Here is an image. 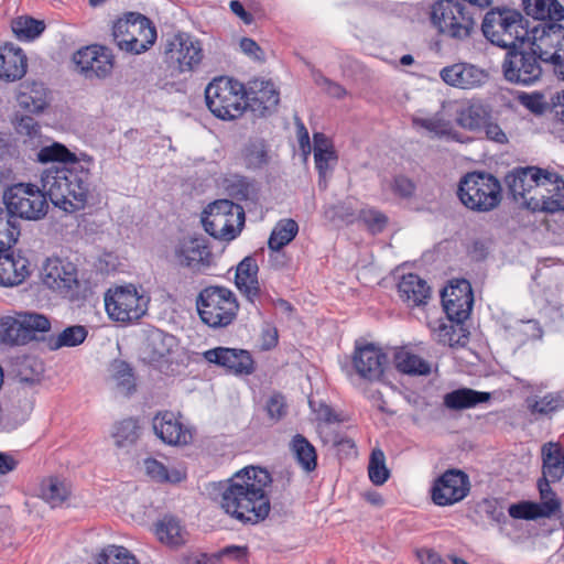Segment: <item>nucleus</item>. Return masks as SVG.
<instances>
[{"mask_svg": "<svg viewBox=\"0 0 564 564\" xmlns=\"http://www.w3.org/2000/svg\"><path fill=\"white\" fill-rule=\"evenodd\" d=\"M149 297L132 285L117 286L105 295V307L112 321L132 323L148 311Z\"/></svg>", "mask_w": 564, "mask_h": 564, "instance_id": "9d476101", "label": "nucleus"}, {"mask_svg": "<svg viewBox=\"0 0 564 564\" xmlns=\"http://www.w3.org/2000/svg\"><path fill=\"white\" fill-rule=\"evenodd\" d=\"M482 510L486 516L497 523H506L507 517L503 508L496 499H484L481 502Z\"/></svg>", "mask_w": 564, "mask_h": 564, "instance_id": "338daca9", "label": "nucleus"}, {"mask_svg": "<svg viewBox=\"0 0 564 564\" xmlns=\"http://www.w3.org/2000/svg\"><path fill=\"white\" fill-rule=\"evenodd\" d=\"M79 72L86 78H106L113 68L110 51L100 45H90L78 50L73 57Z\"/></svg>", "mask_w": 564, "mask_h": 564, "instance_id": "412c9836", "label": "nucleus"}, {"mask_svg": "<svg viewBox=\"0 0 564 564\" xmlns=\"http://www.w3.org/2000/svg\"><path fill=\"white\" fill-rule=\"evenodd\" d=\"M108 382L118 394L124 397L135 391L133 369L123 360L116 359L110 364Z\"/></svg>", "mask_w": 564, "mask_h": 564, "instance_id": "f704fd0d", "label": "nucleus"}, {"mask_svg": "<svg viewBox=\"0 0 564 564\" xmlns=\"http://www.w3.org/2000/svg\"><path fill=\"white\" fill-rule=\"evenodd\" d=\"M50 329V319L35 312H20L0 319L1 339L12 345H24L35 339L36 333H46Z\"/></svg>", "mask_w": 564, "mask_h": 564, "instance_id": "9b49d317", "label": "nucleus"}, {"mask_svg": "<svg viewBox=\"0 0 564 564\" xmlns=\"http://www.w3.org/2000/svg\"><path fill=\"white\" fill-rule=\"evenodd\" d=\"M523 9L529 17L540 22L564 19V8L557 0H523Z\"/></svg>", "mask_w": 564, "mask_h": 564, "instance_id": "4c0bfd02", "label": "nucleus"}, {"mask_svg": "<svg viewBox=\"0 0 564 564\" xmlns=\"http://www.w3.org/2000/svg\"><path fill=\"white\" fill-rule=\"evenodd\" d=\"M165 58L178 72H191L200 64L203 48L199 41L188 33H178L167 42Z\"/></svg>", "mask_w": 564, "mask_h": 564, "instance_id": "dca6fc26", "label": "nucleus"}, {"mask_svg": "<svg viewBox=\"0 0 564 564\" xmlns=\"http://www.w3.org/2000/svg\"><path fill=\"white\" fill-rule=\"evenodd\" d=\"M265 410L271 420H281L288 412V405L284 397L279 393L271 395L267 401Z\"/></svg>", "mask_w": 564, "mask_h": 564, "instance_id": "680f3d73", "label": "nucleus"}, {"mask_svg": "<svg viewBox=\"0 0 564 564\" xmlns=\"http://www.w3.org/2000/svg\"><path fill=\"white\" fill-rule=\"evenodd\" d=\"M17 131L19 134L25 135L30 139H36L41 135V127L39 122L30 116H23L20 118L17 124Z\"/></svg>", "mask_w": 564, "mask_h": 564, "instance_id": "69168bd1", "label": "nucleus"}, {"mask_svg": "<svg viewBox=\"0 0 564 564\" xmlns=\"http://www.w3.org/2000/svg\"><path fill=\"white\" fill-rule=\"evenodd\" d=\"M259 267L253 257H246L237 265L235 283L240 293L256 308L262 305L265 294L258 281Z\"/></svg>", "mask_w": 564, "mask_h": 564, "instance_id": "cd10ccee", "label": "nucleus"}, {"mask_svg": "<svg viewBox=\"0 0 564 564\" xmlns=\"http://www.w3.org/2000/svg\"><path fill=\"white\" fill-rule=\"evenodd\" d=\"M91 164L93 160L87 159L45 170L41 176L43 192L66 212L84 208L89 195Z\"/></svg>", "mask_w": 564, "mask_h": 564, "instance_id": "f03ea898", "label": "nucleus"}, {"mask_svg": "<svg viewBox=\"0 0 564 564\" xmlns=\"http://www.w3.org/2000/svg\"><path fill=\"white\" fill-rule=\"evenodd\" d=\"M112 36L121 51L141 54L154 44L156 30L145 15L129 12L113 23Z\"/></svg>", "mask_w": 564, "mask_h": 564, "instance_id": "0eeeda50", "label": "nucleus"}, {"mask_svg": "<svg viewBox=\"0 0 564 564\" xmlns=\"http://www.w3.org/2000/svg\"><path fill=\"white\" fill-rule=\"evenodd\" d=\"M536 197L531 198L532 212L554 214L564 210V180L555 173L545 172Z\"/></svg>", "mask_w": 564, "mask_h": 564, "instance_id": "b1692460", "label": "nucleus"}, {"mask_svg": "<svg viewBox=\"0 0 564 564\" xmlns=\"http://www.w3.org/2000/svg\"><path fill=\"white\" fill-rule=\"evenodd\" d=\"M26 73V56L12 45L0 47V79L15 82Z\"/></svg>", "mask_w": 564, "mask_h": 564, "instance_id": "2f4dec72", "label": "nucleus"}, {"mask_svg": "<svg viewBox=\"0 0 564 564\" xmlns=\"http://www.w3.org/2000/svg\"><path fill=\"white\" fill-rule=\"evenodd\" d=\"M6 210L13 217L40 219L45 216L48 205L46 194L31 184H18L4 193Z\"/></svg>", "mask_w": 564, "mask_h": 564, "instance_id": "f8f14e48", "label": "nucleus"}, {"mask_svg": "<svg viewBox=\"0 0 564 564\" xmlns=\"http://www.w3.org/2000/svg\"><path fill=\"white\" fill-rule=\"evenodd\" d=\"M398 292L401 301L409 307L425 305L431 296V289L426 281L413 273L401 278L398 283Z\"/></svg>", "mask_w": 564, "mask_h": 564, "instance_id": "7c9ffc66", "label": "nucleus"}, {"mask_svg": "<svg viewBox=\"0 0 564 564\" xmlns=\"http://www.w3.org/2000/svg\"><path fill=\"white\" fill-rule=\"evenodd\" d=\"M522 15L514 10L492 9L484 18L481 30L485 37L502 48H513L529 35Z\"/></svg>", "mask_w": 564, "mask_h": 564, "instance_id": "423d86ee", "label": "nucleus"}, {"mask_svg": "<svg viewBox=\"0 0 564 564\" xmlns=\"http://www.w3.org/2000/svg\"><path fill=\"white\" fill-rule=\"evenodd\" d=\"M528 408L532 414L547 415L564 408V392H550L539 399H529Z\"/></svg>", "mask_w": 564, "mask_h": 564, "instance_id": "3c124183", "label": "nucleus"}, {"mask_svg": "<svg viewBox=\"0 0 564 564\" xmlns=\"http://www.w3.org/2000/svg\"><path fill=\"white\" fill-rule=\"evenodd\" d=\"M117 447H129L133 445L140 435V426L134 419H124L113 425L111 433Z\"/></svg>", "mask_w": 564, "mask_h": 564, "instance_id": "8fccbe9b", "label": "nucleus"}, {"mask_svg": "<svg viewBox=\"0 0 564 564\" xmlns=\"http://www.w3.org/2000/svg\"><path fill=\"white\" fill-rule=\"evenodd\" d=\"M205 99L212 113L221 120H234L246 109L243 86L225 77L208 84Z\"/></svg>", "mask_w": 564, "mask_h": 564, "instance_id": "1a4fd4ad", "label": "nucleus"}, {"mask_svg": "<svg viewBox=\"0 0 564 564\" xmlns=\"http://www.w3.org/2000/svg\"><path fill=\"white\" fill-rule=\"evenodd\" d=\"M177 346L176 337L162 330H154L148 337L149 357L152 361H159L172 355Z\"/></svg>", "mask_w": 564, "mask_h": 564, "instance_id": "a19ab883", "label": "nucleus"}, {"mask_svg": "<svg viewBox=\"0 0 564 564\" xmlns=\"http://www.w3.org/2000/svg\"><path fill=\"white\" fill-rule=\"evenodd\" d=\"M20 237V221L4 208H0V251H9Z\"/></svg>", "mask_w": 564, "mask_h": 564, "instance_id": "49530a36", "label": "nucleus"}, {"mask_svg": "<svg viewBox=\"0 0 564 564\" xmlns=\"http://www.w3.org/2000/svg\"><path fill=\"white\" fill-rule=\"evenodd\" d=\"M204 358L235 376H248L254 371V360L251 354L245 349L216 347L206 350Z\"/></svg>", "mask_w": 564, "mask_h": 564, "instance_id": "5701e85b", "label": "nucleus"}, {"mask_svg": "<svg viewBox=\"0 0 564 564\" xmlns=\"http://www.w3.org/2000/svg\"><path fill=\"white\" fill-rule=\"evenodd\" d=\"M143 468L145 474L158 482L177 484L186 477L183 470L176 468L167 469L161 462L154 458L144 459Z\"/></svg>", "mask_w": 564, "mask_h": 564, "instance_id": "de8ad7c7", "label": "nucleus"}, {"mask_svg": "<svg viewBox=\"0 0 564 564\" xmlns=\"http://www.w3.org/2000/svg\"><path fill=\"white\" fill-rule=\"evenodd\" d=\"M243 161L248 169L257 170L268 163V152L263 143L249 144L243 152Z\"/></svg>", "mask_w": 564, "mask_h": 564, "instance_id": "4d7b16f0", "label": "nucleus"}, {"mask_svg": "<svg viewBox=\"0 0 564 564\" xmlns=\"http://www.w3.org/2000/svg\"><path fill=\"white\" fill-rule=\"evenodd\" d=\"M315 167L318 174L332 173L338 161L335 150L314 154Z\"/></svg>", "mask_w": 564, "mask_h": 564, "instance_id": "e2e57ef3", "label": "nucleus"}, {"mask_svg": "<svg viewBox=\"0 0 564 564\" xmlns=\"http://www.w3.org/2000/svg\"><path fill=\"white\" fill-rule=\"evenodd\" d=\"M388 362L387 355L373 344L356 347L352 366L356 372L366 380L379 381Z\"/></svg>", "mask_w": 564, "mask_h": 564, "instance_id": "bb28decb", "label": "nucleus"}, {"mask_svg": "<svg viewBox=\"0 0 564 564\" xmlns=\"http://www.w3.org/2000/svg\"><path fill=\"white\" fill-rule=\"evenodd\" d=\"M415 188L416 186L414 182L403 175L395 176L391 184L392 192L402 198L412 197L414 195Z\"/></svg>", "mask_w": 564, "mask_h": 564, "instance_id": "0e129e2a", "label": "nucleus"}, {"mask_svg": "<svg viewBox=\"0 0 564 564\" xmlns=\"http://www.w3.org/2000/svg\"><path fill=\"white\" fill-rule=\"evenodd\" d=\"M368 475L372 484L383 485L389 478V470L386 467V457L381 449L377 448L371 452Z\"/></svg>", "mask_w": 564, "mask_h": 564, "instance_id": "5fc2aeb1", "label": "nucleus"}, {"mask_svg": "<svg viewBox=\"0 0 564 564\" xmlns=\"http://www.w3.org/2000/svg\"><path fill=\"white\" fill-rule=\"evenodd\" d=\"M542 62L532 50L509 48L502 64L505 78L512 84L532 85L542 75Z\"/></svg>", "mask_w": 564, "mask_h": 564, "instance_id": "4468645a", "label": "nucleus"}, {"mask_svg": "<svg viewBox=\"0 0 564 564\" xmlns=\"http://www.w3.org/2000/svg\"><path fill=\"white\" fill-rule=\"evenodd\" d=\"M550 478L541 477L538 480V489L541 502L523 500L512 503L508 508V513L513 519L536 520L540 518H551L561 509V501L551 488Z\"/></svg>", "mask_w": 564, "mask_h": 564, "instance_id": "2eb2a0df", "label": "nucleus"}, {"mask_svg": "<svg viewBox=\"0 0 564 564\" xmlns=\"http://www.w3.org/2000/svg\"><path fill=\"white\" fill-rule=\"evenodd\" d=\"M440 76L449 86L471 89L482 85L487 79L484 69L469 63H455L441 69Z\"/></svg>", "mask_w": 564, "mask_h": 564, "instance_id": "c85d7f7f", "label": "nucleus"}, {"mask_svg": "<svg viewBox=\"0 0 564 564\" xmlns=\"http://www.w3.org/2000/svg\"><path fill=\"white\" fill-rule=\"evenodd\" d=\"M464 322H438L432 328L433 336L438 344L448 347H464L468 343V332Z\"/></svg>", "mask_w": 564, "mask_h": 564, "instance_id": "e433bc0d", "label": "nucleus"}, {"mask_svg": "<svg viewBox=\"0 0 564 564\" xmlns=\"http://www.w3.org/2000/svg\"><path fill=\"white\" fill-rule=\"evenodd\" d=\"M43 283L63 296L73 297L79 288L76 265L59 258H48L42 269Z\"/></svg>", "mask_w": 564, "mask_h": 564, "instance_id": "f3484780", "label": "nucleus"}, {"mask_svg": "<svg viewBox=\"0 0 564 564\" xmlns=\"http://www.w3.org/2000/svg\"><path fill=\"white\" fill-rule=\"evenodd\" d=\"M155 535L161 543L177 547L186 543L188 533L176 517L164 516L155 523Z\"/></svg>", "mask_w": 564, "mask_h": 564, "instance_id": "72a5a7b5", "label": "nucleus"}, {"mask_svg": "<svg viewBox=\"0 0 564 564\" xmlns=\"http://www.w3.org/2000/svg\"><path fill=\"white\" fill-rule=\"evenodd\" d=\"M312 76L315 85L321 87L328 96L341 99L347 95V90L340 84L324 76L319 70H313Z\"/></svg>", "mask_w": 564, "mask_h": 564, "instance_id": "052dcab7", "label": "nucleus"}, {"mask_svg": "<svg viewBox=\"0 0 564 564\" xmlns=\"http://www.w3.org/2000/svg\"><path fill=\"white\" fill-rule=\"evenodd\" d=\"M491 395L488 392L460 388L444 395V405L451 410H464L485 403L489 401Z\"/></svg>", "mask_w": 564, "mask_h": 564, "instance_id": "58836bf2", "label": "nucleus"}, {"mask_svg": "<svg viewBox=\"0 0 564 564\" xmlns=\"http://www.w3.org/2000/svg\"><path fill=\"white\" fill-rule=\"evenodd\" d=\"M29 261L13 251H0V286L21 284L29 275Z\"/></svg>", "mask_w": 564, "mask_h": 564, "instance_id": "c756f323", "label": "nucleus"}, {"mask_svg": "<svg viewBox=\"0 0 564 564\" xmlns=\"http://www.w3.org/2000/svg\"><path fill=\"white\" fill-rule=\"evenodd\" d=\"M88 335L86 327L73 325L66 327L57 335H52L46 339V345L51 350H58L63 347H75L84 343Z\"/></svg>", "mask_w": 564, "mask_h": 564, "instance_id": "37998d69", "label": "nucleus"}, {"mask_svg": "<svg viewBox=\"0 0 564 564\" xmlns=\"http://www.w3.org/2000/svg\"><path fill=\"white\" fill-rule=\"evenodd\" d=\"M442 303L451 322H464L468 318L473 303L470 283L466 280L456 281L442 292Z\"/></svg>", "mask_w": 564, "mask_h": 564, "instance_id": "4be33fe9", "label": "nucleus"}, {"mask_svg": "<svg viewBox=\"0 0 564 564\" xmlns=\"http://www.w3.org/2000/svg\"><path fill=\"white\" fill-rule=\"evenodd\" d=\"M457 195L464 206L476 212H489L501 200L500 182L491 174L471 172L459 182Z\"/></svg>", "mask_w": 564, "mask_h": 564, "instance_id": "39448f33", "label": "nucleus"}, {"mask_svg": "<svg viewBox=\"0 0 564 564\" xmlns=\"http://www.w3.org/2000/svg\"><path fill=\"white\" fill-rule=\"evenodd\" d=\"M39 497L52 508L61 507L70 497V487L58 477H48L41 481Z\"/></svg>", "mask_w": 564, "mask_h": 564, "instance_id": "ea45409f", "label": "nucleus"}, {"mask_svg": "<svg viewBox=\"0 0 564 564\" xmlns=\"http://www.w3.org/2000/svg\"><path fill=\"white\" fill-rule=\"evenodd\" d=\"M292 453L305 471H313L317 465L315 447L302 435L297 434L291 443Z\"/></svg>", "mask_w": 564, "mask_h": 564, "instance_id": "a18cd8bd", "label": "nucleus"}, {"mask_svg": "<svg viewBox=\"0 0 564 564\" xmlns=\"http://www.w3.org/2000/svg\"><path fill=\"white\" fill-rule=\"evenodd\" d=\"M202 223L212 237L231 241L242 230L245 210L229 199H218L204 209Z\"/></svg>", "mask_w": 564, "mask_h": 564, "instance_id": "6e6552de", "label": "nucleus"}, {"mask_svg": "<svg viewBox=\"0 0 564 564\" xmlns=\"http://www.w3.org/2000/svg\"><path fill=\"white\" fill-rule=\"evenodd\" d=\"M96 564H139V562L128 549L112 544L99 552Z\"/></svg>", "mask_w": 564, "mask_h": 564, "instance_id": "864d4df0", "label": "nucleus"}, {"mask_svg": "<svg viewBox=\"0 0 564 564\" xmlns=\"http://www.w3.org/2000/svg\"><path fill=\"white\" fill-rule=\"evenodd\" d=\"M183 564H219V556L202 552H191L183 558Z\"/></svg>", "mask_w": 564, "mask_h": 564, "instance_id": "774afa93", "label": "nucleus"}, {"mask_svg": "<svg viewBox=\"0 0 564 564\" xmlns=\"http://www.w3.org/2000/svg\"><path fill=\"white\" fill-rule=\"evenodd\" d=\"M560 21L539 22L530 31L531 50L545 63L558 65L564 57V26Z\"/></svg>", "mask_w": 564, "mask_h": 564, "instance_id": "ddd939ff", "label": "nucleus"}, {"mask_svg": "<svg viewBox=\"0 0 564 564\" xmlns=\"http://www.w3.org/2000/svg\"><path fill=\"white\" fill-rule=\"evenodd\" d=\"M431 22L441 35L459 42L470 39L477 25L474 12L459 0L436 1Z\"/></svg>", "mask_w": 564, "mask_h": 564, "instance_id": "7ed1b4c3", "label": "nucleus"}, {"mask_svg": "<svg viewBox=\"0 0 564 564\" xmlns=\"http://www.w3.org/2000/svg\"><path fill=\"white\" fill-rule=\"evenodd\" d=\"M395 368L405 375L426 376L431 372V365L420 356L400 349L394 354Z\"/></svg>", "mask_w": 564, "mask_h": 564, "instance_id": "79ce46f5", "label": "nucleus"}, {"mask_svg": "<svg viewBox=\"0 0 564 564\" xmlns=\"http://www.w3.org/2000/svg\"><path fill=\"white\" fill-rule=\"evenodd\" d=\"M176 262L193 272H203L213 264V253L203 237H188L178 241L174 249Z\"/></svg>", "mask_w": 564, "mask_h": 564, "instance_id": "aec40b11", "label": "nucleus"}, {"mask_svg": "<svg viewBox=\"0 0 564 564\" xmlns=\"http://www.w3.org/2000/svg\"><path fill=\"white\" fill-rule=\"evenodd\" d=\"M45 29L43 21L29 17H20L13 21L12 30L19 37L34 39Z\"/></svg>", "mask_w": 564, "mask_h": 564, "instance_id": "6e6d98bb", "label": "nucleus"}, {"mask_svg": "<svg viewBox=\"0 0 564 564\" xmlns=\"http://www.w3.org/2000/svg\"><path fill=\"white\" fill-rule=\"evenodd\" d=\"M489 119V110L480 101L470 100L463 104L456 113L458 126L464 129L476 131Z\"/></svg>", "mask_w": 564, "mask_h": 564, "instance_id": "c9c22d12", "label": "nucleus"}, {"mask_svg": "<svg viewBox=\"0 0 564 564\" xmlns=\"http://www.w3.org/2000/svg\"><path fill=\"white\" fill-rule=\"evenodd\" d=\"M177 415L171 411L158 413L153 419L155 435L167 445L184 446L193 441V429L184 424Z\"/></svg>", "mask_w": 564, "mask_h": 564, "instance_id": "393cba45", "label": "nucleus"}, {"mask_svg": "<svg viewBox=\"0 0 564 564\" xmlns=\"http://www.w3.org/2000/svg\"><path fill=\"white\" fill-rule=\"evenodd\" d=\"M229 194L237 199H247L252 193L251 182L241 175H230L225 180Z\"/></svg>", "mask_w": 564, "mask_h": 564, "instance_id": "13d9d810", "label": "nucleus"}, {"mask_svg": "<svg viewBox=\"0 0 564 564\" xmlns=\"http://www.w3.org/2000/svg\"><path fill=\"white\" fill-rule=\"evenodd\" d=\"M541 456L542 477L560 481L564 476V449L558 443L549 442L542 446Z\"/></svg>", "mask_w": 564, "mask_h": 564, "instance_id": "473e14b6", "label": "nucleus"}, {"mask_svg": "<svg viewBox=\"0 0 564 564\" xmlns=\"http://www.w3.org/2000/svg\"><path fill=\"white\" fill-rule=\"evenodd\" d=\"M271 474L257 466H247L219 482V506L226 514L243 524H258L271 511Z\"/></svg>", "mask_w": 564, "mask_h": 564, "instance_id": "f257e3e1", "label": "nucleus"}, {"mask_svg": "<svg viewBox=\"0 0 564 564\" xmlns=\"http://www.w3.org/2000/svg\"><path fill=\"white\" fill-rule=\"evenodd\" d=\"M470 490L468 476L459 469H448L435 479L432 489V500L436 506L455 505L465 499Z\"/></svg>", "mask_w": 564, "mask_h": 564, "instance_id": "a211bd4d", "label": "nucleus"}, {"mask_svg": "<svg viewBox=\"0 0 564 564\" xmlns=\"http://www.w3.org/2000/svg\"><path fill=\"white\" fill-rule=\"evenodd\" d=\"M412 123L414 127L424 129L436 137L447 135L452 131L451 121L445 118L443 111H437L430 117L415 115L412 117Z\"/></svg>", "mask_w": 564, "mask_h": 564, "instance_id": "09e8293b", "label": "nucleus"}, {"mask_svg": "<svg viewBox=\"0 0 564 564\" xmlns=\"http://www.w3.org/2000/svg\"><path fill=\"white\" fill-rule=\"evenodd\" d=\"M32 91L35 93V96H31L28 93H21L19 96L20 106L28 109L31 112H40L43 111L46 107V100L44 97V89L42 85H34Z\"/></svg>", "mask_w": 564, "mask_h": 564, "instance_id": "bf43d9fd", "label": "nucleus"}, {"mask_svg": "<svg viewBox=\"0 0 564 564\" xmlns=\"http://www.w3.org/2000/svg\"><path fill=\"white\" fill-rule=\"evenodd\" d=\"M36 158L41 163L59 162L63 165L73 164V161H78L75 153H72L64 144L58 142L43 147L37 152Z\"/></svg>", "mask_w": 564, "mask_h": 564, "instance_id": "603ef678", "label": "nucleus"}, {"mask_svg": "<svg viewBox=\"0 0 564 564\" xmlns=\"http://www.w3.org/2000/svg\"><path fill=\"white\" fill-rule=\"evenodd\" d=\"M198 315L212 328H224L232 324L239 310L235 293L225 286L204 288L196 300Z\"/></svg>", "mask_w": 564, "mask_h": 564, "instance_id": "20e7f679", "label": "nucleus"}, {"mask_svg": "<svg viewBox=\"0 0 564 564\" xmlns=\"http://www.w3.org/2000/svg\"><path fill=\"white\" fill-rule=\"evenodd\" d=\"M542 176H545L543 170L529 166L513 170L506 175L505 181L512 198L531 210V198L536 197V189L542 186Z\"/></svg>", "mask_w": 564, "mask_h": 564, "instance_id": "6ab92c4d", "label": "nucleus"}, {"mask_svg": "<svg viewBox=\"0 0 564 564\" xmlns=\"http://www.w3.org/2000/svg\"><path fill=\"white\" fill-rule=\"evenodd\" d=\"M246 108L257 116L272 112L280 101V94L271 80L253 79L243 88Z\"/></svg>", "mask_w": 564, "mask_h": 564, "instance_id": "a878e982", "label": "nucleus"}, {"mask_svg": "<svg viewBox=\"0 0 564 564\" xmlns=\"http://www.w3.org/2000/svg\"><path fill=\"white\" fill-rule=\"evenodd\" d=\"M299 232V225L293 219H282L280 220L273 228L269 240L268 246L269 249L278 252L283 247L289 245L297 235Z\"/></svg>", "mask_w": 564, "mask_h": 564, "instance_id": "c03bdc74", "label": "nucleus"}]
</instances>
